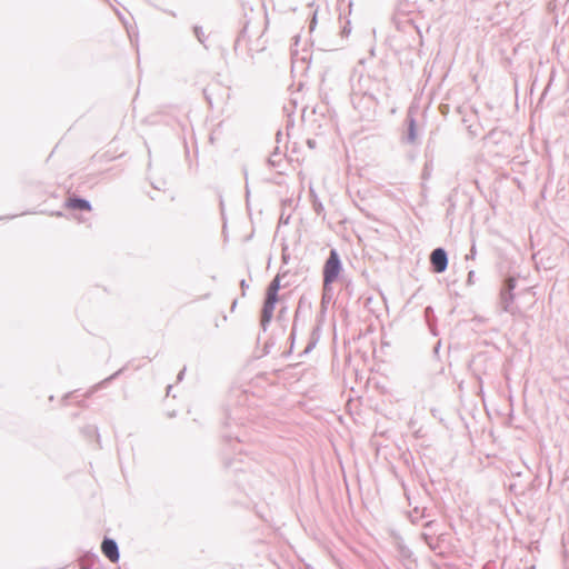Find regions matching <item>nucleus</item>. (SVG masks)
Instances as JSON below:
<instances>
[{"instance_id": "7ed1b4c3", "label": "nucleus", "mask_w": 569, "mask_h": 569, "mask_svg": "<svg viewBox=\"0 0 569 569\" xmlns=\"http://www.w3.org/2000/svg\"><path fill=\"white\" fill-rule=\"evenodd\" d=\"M430 261L436 272H443L448 264L446 251L441 248L433 250L430 256Z\"/></svg>"}, {"instance_id": "f257e3e1", "label": "nucleus", "mask_w": 569, "mask_h": 569, "mask_svg": "<svg viewBox=\"0 0 569 569\" xmlns=\"http://www.w3.org/2000/svg\"><path fill=\"white\" fill-rule=\"evenodd\" d=\"M280 287V278L277 276L267 288L261 319L263 323L269 322L273 316L276 305L279 301L278 293Z\"/></svg>"}, {"instance_id": "f03ea898", "label": "nucleus", "mask_w": 569, "mask_h": 569, "mask_svg": "<svg viewBox=\"0 0 569 569\" xmlns=\"http://www.w3.org/2000/svg\"><path fill=\"white\" fill-rule=\"evenodd\" d=\"M341 271V262L336 250L330 251V256L323 267V284L325 287L335 282Z\"/></svg>"}, {"instance_id": "39448f33", "label": "nucleus", "mask_w": 569, "mask_h": 569, "mask_svg": "<svg viewBox=\"0 0 569 569\" xmlns=\"http://www.w3.org/2000/svg\"><path fill=\"white\" fill-rule=\"evenodd\" d=\"M101 550L110 561L117 562L119 560L118 547L113 540L104 539L101 545Z\"/></svg>"}, {"instance_id": "20e7f679", "label": "nucleus", "mask_w": 569, "mask_h": 569, "mask_svg": "<svg viewBox=\"0 0 569 569\" xmlns=\"http://www.w3.org/2000/svg\"><path fill=\"white\" fill-rule=\"evenodd\" d=\"M64 207L68 210H80V211H91V204L89 201L77 198V197H69L66 202Z\"/></svg>"}, {"instance_id": "0eeeda50", "label": "nucleus", "mask_w": 569, "mask_h": 569, "mask_svg": "<svg viewBox=\"0 0 569 569\" xmlns=\"http://www.w3.org/2000/svg\"><path fill=\"white\" fill-rule=\"evenodd\" d=\"M507 287L509 290H512L515 288V280L513 279H508L507 280Z\"/></svg>"}, {"instance_id": "423d86ee", "label": "nucleus", "mask_w": 569, "mask_h": 569, "mask_svg": "<svg viewBox=\"0 0 569 569\" xmlns=\"http://www.w3.org/2000/svg\"><path fill=\"white\" fill-rule=\"evenodd\" d=\"M416 137H417V133H416V128H415V123L413 121L410 123V128H409V138L411 141H415L416 140Z\"/></svg>"}]
</instances>
